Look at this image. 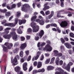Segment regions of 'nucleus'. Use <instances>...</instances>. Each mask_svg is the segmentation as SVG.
<instances>
[{
  "label": "nucleus",
  "mask_w": 74,
  "mask_h": 74,
  "mask_svg": "<svg viewBox=\"0 0 74 74\" xmlns=\"http://www.w3.org/2000/svg\"><path fill=\"white\" fill-rule=\"evenodd\" d=\"M35 40L36 41H38L39 40V37L38 36H35Z\"/></svg>",
  "instance_id": "nucleus-53"
},
{
  "label": "nucleus",
  "mask_w": 74,
  "mask_h": 74,
  "mask_svg": "<svg viewBox=\"0 0 74 74\" xmlns=\"http://www.w3.org/2000/svg\"><path fill=\"white\" fill-rule=\"evenodd\" d=\"M27 7L30 8V6L29 4H25L23 5V7L21 8V10L23 11L26 12L27 11Z\"/></svg>",
  "instance_id": "nucleus-3"
},
{
  "label": "nucleus",
  "mask_w": 74,
  "mask_h": 74,
  "mask_svg": "<svg viewBox=\"0 0 74 74\" xmlns=\"http://www.w3.org/2000/svg\"><path fill=\"white\" fill-rule=\"evenodd\" d=\"M52 47L50 45H47L45 47V48L43 49V50L45 51L47 50V51H49V52H51L52 50Z\"/></svg>",
  "instance_id": "nucleus-5"
},
{
  "label": "nucleus",
  "mask_w": 74,
  "mask_h": 74,
  "mask_svg": "<svg viewBox=\"0 0 74 74\" xmlns=\"http://www.w3.org/2000/svg\"><path fill=\"white\" fill-rule=\"evenodd\" d=\"M26 39L27 40H29L30 38V36L29 35H27L26 36Z\"/></svg>",
  "instance_id": "nucleus-47"
},
{
  "label": "nucleus",
  "mask_w": 74,
  "mask_h": 74,
  "mask_svg": "<svg viewBox=\"0 0 74 74\" xmlns=\"http://www.w3.org/2000/svg\"><path fill=\"white\" fill-rule=\"evenodd\" d=\"M63 61L62 60H60L59 62V63L60 65H62V64H63Z\"/></svg>",
  "instance_id": "nucleus-56"
},
{
  "label": "nucleus",
  "mask_w": 74,
  "mask_h": 74,
  "mask_svg": "<svg viewBox=\"0 0 74 74\" xmlns=\"http://www.w3.org/2000/svg\"><path fill=\"white\" fill-rule=\"evenodd\" d=\"M11 7L12 9H13V8H14L16 7V4H14L12 5L11 6Z\"/></svg>",
  "instance_id": "nucleus-39"
},
{
  "label": "nucleus",
  "mask_w": 74,
  "mask_h": 74,
  "mask_svg": "<svg viewBox=\"0 0 74 74\" xmlns=\"http://www.w3.org/2000/svg\"><path fill=\"white\" fill-rule=\"evenodd\" d=\"M10 29H11V28L8 27V28H5V30H6V31L7 30V31H8V30H10Z\"/></svg>",
  "instance_id": "nucleus-62"
},
{
  "label": "nucleus",
  "mask_w": 74,
  "mask_h": 74,
  "mask_svg": "<svg viewBox=\"0 0 74 74\" xmlns=\"http://www.w3.org/2000/svg\"><path fill=\"white\" fill-rule=\"evenodd\" d=\"M24 61H25V60H24V59H23V58H21V59L20 62L21 63L24 62Z\"/></svg>",
  "instance_id": "nucleus-57"
},
{
  "label": "nucleus",
  "mask_w": 74,
  "mask_h": 74,
  "mask_svg": "<svg viewBox=\"0 0 74 74\" xmlns=\"http://www.w3.org/2000/svg\"><path fill=\"white\" fill-rule=\"evenodd\" d=\"M33 65L34 66H36L37 65V62L35 61L33 63Z\"/></svg>",
  "instance_id": "nucleus-50"
},
{
  "label": "nucleus",
  "mask_w": 74,
  "mask_h": 74,
  "mask_svg": "<svg viewBox=\"0 0 74 74\" xmlns=\"http://www.w3.org/2000/svg\"><path fill=\"white\" fill-rule=\"evenodd\" d=\"M3 37L5 39H9L11 38V35L10 34H9L7 36L5 35L3 36Z\"/></svg>",
  "instance_id": "nucleus-16"
},
{
  "label": "nucleus",
  "mask_w": 74,
  "mask_h": 74,
  "mask_svg": "<svg viewBox=\"0 0 74 74\" xmlns=\"http://www.w3.org/2000/svg\"><path fill=\"white\" fill-rule=\"evenodd\" d=\"M11 34L13 36L12 38L14 41H16L17 40V35L16 34V33L15 32L13 33H11Z\"/></svg>",
  "instance_id": "nucleus-8"
},
{
  "label": "nucleus",
  "mask_w": 74,
  "mask_h": 74,
  "mask_svg": "<svg viewBox=\"0 0 74 74\" xmlns=\"http://www.w3.org/2000/svg\"><path fill=\"white\" fill-rule=\"evenodd\" d=\"M27 44L26 43H23L21 44L20 46V48L21 49H25V48L26 47Z\"/></svg>",
  "instance_id": "nucleus-9"
},
{
  "label": "nucleus",
  "mask_w": 74,
  "mask_h": 74,
  "mask_svg": "<svg viewBox=\"0 0 74 74\" xmlns=\"http://www.w3.org/2000/svg\"><path fill=\"white\" fill-rule=\"evenodd\" d=\"M45 14L46 15H48L50 14V11L49 10L45 12Z\"/></svg>",
  "instance_id": "nucleus-42"
},
{
  "label": "nucleus",
  "mask_w": 74,
  "mask_h": 74,
  "mask_svg": "<svg viewBox=\"0 0 74 74\" xmlns=\"http://www.w3.org/2000/svg\"><path fill=\"white\" fill-rule=\"evenodd\" d=\"M62 53H58L56 56H58V57H60V56H62Z\"/></svg>",
  "instance_id": "nucleus-40"
},
{
  "label": "nucleus",
  "mask_w": 74,
  "mask_h": 74,
  "mask_svg": "<svg viewBox=\"0 0 74 74\" xmlns=\"http://www.w3.org/2000/svg\"><path fill=\"white\" fill-rule=\"evenodd\" d=\"M10 15H11V13L10 12H6V13L5 14V16L6 18H8V16H10Z\"/></svg>",
  "instance_id": "nucleus-22"
},
{
  "label": "nucleus",
  "mask_w": 74,
  "mask_h": 74,
  "mask_svg": "<svg viewBox=\"0 0 74 74\" xmlns=\"http://www.w3.org/2000/svg\"><path fill=\"white\" fill-rule=\"evenodd\" d=\"M0 11L1 12H6L7 11V10L5 9H4L3 10H0Z\"/></svg>",
  "instance_id": "nucleus-44"
},
{
  "label": "nucleus",
  "mask_w": 74,
  "mask_h": 74,
  "mask_svg": "<svg viewBox=\"0 0 74 74\" xmlns=\"http://www.w3.org/2000/svg\"><path fill=\"white\" fill-rule=\"evenodd\" d=\"M40 13L41 14H42L43 16H44L45 15V14L44 13V12L43 11H41L40 12Z\"/></svg>",
  "instance_id": "nucleus-55"
},
{
  "label": "nucleus",
  "mask_w": 74,
  "mask_h": 74,
  "mask_svg": "<svg viewBox=\"0 0 74 74\" xmlns=\"http://www.w3.org/2000/svg\"><path fill=\"white\" fill-rule=\"evenodd\" d=\"M39 58V56L37 55L36 56H34L32 58V61H34V60H36L38 59V58Z\"/></svg>",
  "instance_id": "nucleus-18"
},
{
  "label": "nucleus",
  "mask_w": 74,
  "mask_h": 74,
  "mask_svg": "<svg viewBox=\"0 0 74 74\" xmlns=\"http://www.w3.org/2000/svg\"><path fill=\"white\" fill-rule=\"evenodd\" d=\"M60 25L62 27H64L67 26V23L66 21L62 22L60 24Z\"/></svg>",
  "instance_id": "nucleus-7"
},
{
  "label": "nucleus",
  "mask_w": 74,
  "mask_h": 74,
  "mask_svg": "<svg viewBox=\"0 0 74 74\" xmlns=\"http://www.w3.org/2000/svg\"><path fill=\"white\" fill-rule=\"evenodd\" d=\"M36 22L38 23H39V25H44L45 23V21L43 20H40L39 19H37Z\"/></svg>",
  "instance_id": "nucleus-6"
},
{
  "label": "nucleus",
  "mask_w": 74,
  "mask_h": 74,
  "mask_svg": "<svg viewBox=\"0 0 74 74\" xmlns=\"http://www.w3.org/2000/svg\"><path fill=\"white\" fill-rule=\"evenodd\" d=\"M17 33H18V34H22L23 32L22 30H21V29H18L17 30Z\"/></svg>",
  "instance_id": "nucleus-26"
},
{
  "label": "nucleus",
  "mask_w": 74,
  "mask_h": 74,
  "mask_svg": "<svg viewBox=\"0 0 74 74\" xmlns=\"http://www.w3.org/2000/svg\"><path fill=\"white\" fill-rule=\"evenodd\" d=\"M26 20H23L22 21V20H19L18 23L19 25H21L22 24V23H26Z\"/></svg>",
  "instance_id": "nucleus-14"
},
{
  "label": "nucleus",
  "mask_w": 74,
  "mask_h": 74,
  "mask_svg": "<svg viewBox=\"0 0 74 74\" xmlns=\"http://www.w3.org/2000/svg\"><path fill=\"white\" fill-rule=\"evenodd\" d=\"M60 50L61 52H63V51H64V46L62 45L60 46Z\"/></svg>",
  "instance_id": "nucleus-25"
},
{
  "label": "nucleus",
  "mask_w": 74,
  "mask_h": 74,
  "mask_svg": "<svg viewBox=\"0 0 74 74\" xmlns=\"http://www.w3.org/2000/svg\"><path fill=\"white\" fill-rule=\"evenodd\" d=\"M37 47L38 48H40V47H41V44L40 43V42H38L37 44Z\"/></svg>",
  "instance_id": "nucleus-48"
},
{
  "label": "nucleus",
  "mask_w": 74,
  "mask_h": 74,
  "mask_svg": "<svg viewBox=\"0 0 74 74\" xmlns=\"http://www.w3.org/2000/svg\"><path fill=\"white\" fill-rule=\"evenodd\" d=\"M16 17L17 18H19V16H20V15H21V12H17L16 13Z\"/></svg>",
  "instance_id": "nucleus-29"
},
{
  "label": "nucleus",
  "mask_w": 74,
  "mask_h": 74,
  "mask_svg": "<svg viewBox=\"0 0 74 74\" xmlns=\"http://www.w3.org/2000/svg\"><path fill=\"white\" fill-rule=\"evenodd\" d=\"M9 45L10 46H10H8V49H11V47L13 46V44H12V43H10Z\"/></svg>",
  "instance_id": "nucleus-34"
},
{
  "label": "nucleus",
  "mask_w": 74,
  "mask_h": 74,
  "mask_svg": "<svg viewBox=\"0 0 74 74\" xmlns=\"http://www.w3.org/2000/svg\"><path fill=\"white\" fill-rule=\"evenodd\" d=\"M5 32L3 33V34H7L9 33L10 31H9L5 30Z\"/></svg>",
  "instance_id": "nucleus-32"
},
{
  "label": "nucleus",
  "mask_w": 74,
  "mask_h": 74,
  "mask_svg": "<svg viewBox=\"0 0 74 74\" xmlns=\"http://www.w3.org/2000/svg\"><path fill=\"white\" fill-rule=\"evenodd\" d=\"M37 24L35 23L32 22L31 23V26L32 28L33 32L36 33L39 30V26L36 25Z\"/></svg>",
  "instance_id": "nucleus-1"
},
{
  "label": "nucleus",
  "mask_w": 74,
  "mask_h": 74,
  "mask_svg": "<svg viewBox=\"0 0 74 74\" xmlns=\"http://www.w3.org/2000/svg\"><path fill=\"white\" fill-rule=\"evenodd\" d=\"M59 58L57 57L55 60V63L57 65H59Z\"/></svg>",
  "instance_id": "nucleus-17"
},
{
  "label": "nucleus",
  "mask_w": 74,
  "mask_h": 74,
  "mask_svg": "<svg viewBox=\"0 0 74 74\" xmlns=\"http://www.w3.org/2000/svg\"><path fill=\"white\" fill-rule=\"evenodd\" d=\"M41 53V51H38L37 53V55L40 56V55Z\"/></svg>",
  "instance_id": "nucleus-51"
},
{
  "label": "nucleus",
  "mask_w": 74,
  "mask_h": 74,
  "mask_svg": "<svg viewBox=\"0 0 74 74\" xmlns=\"http://www.w3.org/2000/svg\"><path fill=\"white\" fill-rule=\"evenodd\" d=\"M53 16L52 15H51V14L49 15L48 16V19H50L51 18V17H52Z\"/></svg>",
  "instance_id": "nucleus-60"
},
{
  "label": "nucleus",
  "mask_w": 74,
  "mask_h": 74,
  "mask_svg": "<svg viewBox=\"0 0 74 74\" xmlns=\"http://www.w3.org/2000/svg\"><path fill=\"white\" fill-rule=\"evenodd\" d=\"M37 16L36 15H34L32 16L31 18V21L32 22H34L36 21Z\"/></svg>",
  "instance_id": "nucleus-12"
},
{
  "label": "nucleus",
  "mask_w": 74,
  "mask_h": 74,
  "mask_svg": "<svg viewBox=\"0 0 74 74\" xmlns=\"http://www.w3.org/2000/svg\"><path fill=\"white\" fill-rule=\"evenodd\" d=\"M39 73V70H34L33 71V74H36V73Z\"/></svg>",
  "instance_id": "nucleus-33"
},
{
  "label": "nucleus",
  "mask_w": 74,
  "mask_h": 74,
  "mask_svg": "<svg viewBox=\"0 0 74 74\" xmlns=\"http://www.w3.org/2000/svg\"><path fill=\"white\" fill-rule=\"evenodd\" d=\"M61 41V42L62 44H64V42H65V40H64V39L63 38H61L60 39Z\"/></svg>",
  "instance_id": "nucleus-36"
},
{
  "label": "nucleus",
  "mask_w": 74,
  "mask_h": 74,
  "mask_svg": "<svg viewBox=\"0 0 74 74\" xmlns=\"http://www.w3.org/2000/svg\"><path fill=\"white\" fill-rule=\"evenodd\" d=\"M73 64V62H70L68 64V66H69L70 67V66H72Z\"/></svg>",
  "instance_id": "nucleus-43"
},
{
  "label": "nucleus",
  "mask_w": 74,
  "mask_h": 74,
  "mask_svg": "<svg viewBox=\"0 0 74 74\" xmlns=\"http://www.w3.org/2000/svg\"><path fill=\"white\" fill-rule=\"evenodd\" d=\"M19 50V48H17L14 49L13 50V52L14 53H16V52H18V51Z\"/></svg>",
  "instance_id": "nucleus-28"
},
{
  "label": "nucleus",
  "mask_w": 74,
  "mask_h": 74,
  "mask_svg": "<svg viewBox=\"0 0 74 74\" xmlns=\"http://www.w3.org/2000/svg\"><path fill=\"white\" fill-rule=\"evenodd\" d=\"M53 52L54 53V55L55 56H56L59 53V51H58V50H55L53 51Z\"/></svg>",
  "instance_id": "nucleus-20"
},
{
  "label": "nucleus",
  "mask_w": 74,
  "mask_h": 74,
  "mask_svg": "<svg viewBox=\"0 0 74 74\" xmlns=\"http://www.w3.org/2000/svg\"><path fill=\"white\" fill-rule=\"evenodd\" d=\"M66 62H64L63 64V66H62V67L64 69H66L68 71L70 72V66H68L67 65L66 66Z\"/></svg>",
  "instance_id": "nucleus-4"
},
{
  "label": "nucleus",
  "mask_w": 74,
  "mask_h": 74,
  "mask_svg": "<svg viewBox=\"0 0 74 74\" xmlns=\"http://www.w3.org/2000/svg\"><path fill=\"white\" fill-rule=\"evenodd\" d=\"M14 23H6L5 24V26H15L17 24L18 22V19L17 18H15L14 19Z\"/></svg>",
  "instance_id": "nucleus-2"
},
{
  "label": "nucleus",
  "mask_w": 74,
  "mask_h": 74,
  "mask_svg": "<svg viewBox=\"0 0 74 74\" xmlns=\"http://www.w3.org/2000/svg\"><path fill=\"white\" fill-rule=\"evenodd\" d=\"M20 56L21 58H23V51H21L20 52Z\"/></svg>",
  "instance_id": "nucleus-21"
},
{
  "label": "nucleus",
  "mask_w": 74,
  "mask_h": 74,
  "mask_svg": "<svg viewBox=\"0 0 74 74\" xmlns=\"http://www.w3.org/2000/svg\"><path fill=\"white\" fill-rule=\"evenodd\" d=\"M23 69L24 71H26L27 70V68L26 66H23Z\"/></svg>",
  "instance_id": "nucleus-52"
},
{
  "label": "nucleus",
  "mask_w": 74,
  "mask_h": 74,
  "mask_svg": "<svg viewBox=\"0 0 74 74\" xmlns=\"http://www.w3.org/2000/svg\"><path fill=\"white\" fill-rule=\"evenodd\" d=\"M32 69H33V66H31L29 69V71H31L32 70Z\"/></svg>",
  "instance_id": "nucleus-61"
},
{
  "label": "nucleus",
  "mask_w": 74,
  "mask_h": 74,
  "mask_svg": "<svg viewBox=\"0 0 74 74\" xmlns=\"http://www.w3.org/2000/svg\"><path fill=\"white\" fill-rule=\"evenodd\" d=\"M49 62H50V58L47 59L46 60L45 63V64H48L49 63Z\"/></svg>",
  "instance_id": "nucleus-31"
},
{
  "label": "nucleus",
  "mask_w": 74,
  "mask_h": 74,
  "mask_svg": "<svg viewBox=\"0 0 74 74\" xmlns=\"http://www.w3.org/2000/svg\"><path fill=\"white\" fill-rule=\"evenodd\" d=\"M25 53L26 55L28 56L29 54V51L26 50L25 51Z\"/></svg>",
  "instance_id": "nucleus-37"
},
{
  "label": "nucleus",
  "mask_w": 74,
  "mask_h": 74,
  "mask_svg": "<svg viewBox=\"0 0 74 74\" xmlns=\"http://www.w3.org/2000/svg\"><path fill=\"white\" fill-rule=\"evenodd\" d=\"M56 29H57L58 33H60V32H61V31H60V29H59V28L57 27H56Z\"/></svg>",
  "instance_id": "nucleus-58"
},
{
  "label": "nucleus",
  "mask_w": 74,
  "mask_h": 74,
  "mask_svg": "<svg viewBox=\"0 0 74 74\" xmlns=\"http://www.w3.org/2000/svg\"><path fill=\"white\" fill-rule=\"evenodd\" d=\"M54 67L52 66H49L47 67V69L48 70H52L53 69Z\"/></svg>",
  "instance_id": "nucleus-19"
},
{
  "label": "nucleus",
  "mask_w": 74,
  "mask_h": 74,
  "mask_svg": "<svg viewBox=\"0 0 74 74\" xmlns=\"http://www.w3.org/2000/svg\"><path fill=\"white\" fill-rule=\"evenodd\" d=\"M27 65V62L24 63L23 65V67H26V66Z\"/></svg>",
  "instance_id": "nucleus-46"
},
{
  "label": "nucleus",
  "mask_w": 74,
  "mask_h": 74,
  "mask_svg": "<svg viewBox=\"0 0 74 74\" xmlns=\"http://www.w3.org/2000/svg\"><path fill=\"white\" fill-rule=\"evenodd\" d=\"M44 59V56L43 55H42L40 57V60H43Z\"/></svg>",
  "instance_id": "nucleus-45"
},
{
  "label": "nucleus",
  "mask_w": 74,
  "mask_h": 74,
  "mask_svg": "<svg viewBox=\"0 0 74 74\" xmlns=\"http://www.w3.org/2000/svg\"><path fill=\"white\" fill-rule=\"evenodd\" d=\"M31 56H28V58L27 59V61L29 62V61H30L31 59Z\"/></svg>",
  "instance_id": "nucleus-54"
},
{
  "label": "nucleus",
  "mask_w": 74,
  "mask_h": 74,
  "mask_svg": "<svg viewBox=\"0 0 74 74\" xmlns=\"http://www.w3.org/2000/svg\"><path fill=\"white\" fill-rule=\"evenodd\" d=\"M14 58H16V59L18 60V59H19V56L18 55H17Z\"/></svg>",
  "instance_id": "nucleus-59"
},
{
  "label": "nucleus",
  "mask_w": 74,
  "mask_h": 74,
  "mask_svg": "<svg viewBox=\"0 0 74 74\" xmlns=\"http://www.w3.org/2000/svg\"><path fill=\"white\" fill-rule=\"evenodd\" d=\"M27 32L28 33H30L32 32V29L29 28L27 29Z\"/></svg>",
  "instance_id": "nucleus-23"
},
{
  "label": "nucleus",
  "mask_w": 74,
  "mask_h": 74,
  "mask_svg": "<svg viewBox=\"0 0 74 74\" xmlns=\"http://www.w3.org/2000/svg\"><path fill=\"white\" fill-rule=\"evenodd\" d=\"M17 59L16 58H15L13 59V66H15L17 64H18V60H17Z\"/></svg>",
  "instance_id": "nucleus-11"
},
{
  "label": "nucleus",
  "mask_w": 74,
  "mask_h": 74,
  "mask_svg": "<svg viewBox=\"0 0 74 74\" xmlns=\"http://www.w3.org/2000/svg\"><path fill=\"white\" fill-rule=\"evenodd\" d=\"M3 50L4 51H5V52H6V51H7V47H6L3 46Z\"/></svg>",
  "instance_id": "nucleus-49"
},
{
  "label": "nucleus",
  "mask_w": 74,
  "mask_h": 74,
  "mask_svg": "<svg viewBox=\"0 0 74 74\" xmlns=\"http://www.w3.org/2000/svg\"><path fill=\"white\" fill-rule=\"evenodd\" d=\"M70 36L72 37V38H74V34L73 33H71L70 34Z\"/></svg>",
  "instance_id": "nucleus-38"
},
{
  "label": "nucleus",
  "mask_w": 74,
  "mask_h": 74,
  "mask_svg": "<svg viewBox=\"0 0 74 74\" xmlns=\"http://www.w3.org/2000/svg\"><path fill=\"white\" fill-rule=\"evenodd\" d=\"M44 31L43 30H41L39 34V36H40V38H41V37H42V36L44 35Z\"/></svg>",
  "instance_id": "nucleus-13"
},
{
  "label": "nucleus",
  "mask_w": 74,
  "mask_h": 74,
  "mask_svg": "<svg viewBox=\"0 0 74 74\" xmlns=\"http://www.w3.org/2000/svg\"><path fill=\"white\" fill-rule=\"evenodd\" d=\"M20 38L21 41H24L25 40V38L23 36H21L20 37Z\"/></svg>",
  "instance_id": "nucleus-41"
},
{
  "label": "nucleus",
  "mask_w": 74,
  "mask_h": 74,
  "mask_svg": "<svg viewBox=\"0 0 74 74\" xmlns=\"http://www.w3.org/2000/svg\"><path fill=\"white\" fill-rule=\"evenodd\" d=\"M51 26H54V27H56L57 25L55 23H52L50 24Z\"/></svg>",
  "instance_id": "nucleus-35"
},
{
  "label": "nucleus",
  "mask_w": 74,
  "mask_h": 74,
  "mask_svg": "<svg viewBox=\"0 0 74 74\" xmlns=\"http://www.w3.org/2000/svg\"><path fill=\"white\" fill-rule=\"evenodd\" d=\"M64 45H65L66 47L68 49H70L71 48V45L68 43H65L64 44Z\"/></svg>",
  "instance_id": "nucleus-10"
},
{
  "label": "nucleus",
  "mask_w": 74,
  "mask_h": 74,
  "mask_svg": "<svg viewBox=\"0 0 74 74\" xmlns=\"http://www.w3.org/2000/svg\"><path fill=\"white\" fill-rule=\"evenodd\" d=\"M55 57H53L52 58H51V61L50 63V64H52V63H53L54 61H55Z\"/></svg>",
  "instance_id": "nucleus-24"
},
{
  "label": "nucleus",
  "mask_w": 74,
  "mask_h": 74,
  "mask_svg": "<svg viewBox=\"0 0 74 74\" xmlns=\"http://www.w3.org/2000/svg\"><path fill=\"white\" fill-rule=\"evenodd\" d=\"M60 12H59L57 14V17L58 18H60L61 17V18H64V16H60Z\"/></svg>",
  "instance_id": "nucleus-30"
},
{
  "label": "nucleus",
  "mask_w": 74,
  "mask_h": 74,
  "mask_svg": "<svg viewBox=\"0 0 74 74\" xmlns=\"http://www.w3.org/2000/svg\"><path fill=\"white\" fill-rule=\"evenodd\" d=\"M71 29L72 31H74V26H72L71 27Z\"/></svg>",
  "instance_id": "nucleus-64"
},
{
  "label": "nucleus",
  "mask_w": 74,
  "mask_h": 74,
  "mask_svg": "<svg viewBox=\"0 0 74 74\" xmlns=\"http://www.w3.org/2000/svg\"><path fill=\"white\" fill-rule=\"evenodd\" d=\"M45 71V69L43 68L39 69V73H44Z\"/></svg>",
  "instance_id": "nucleus-27"
},
{
  "label": "nucleus",
  "mask_w": 74,
  "mask_h": 74,
  "mask_svg": "<svg viewBox=\"0 0 74 74\" xmlns=\"http://www.w3.org/2000/svg\"><path fill=\"white\" fill-rule=\"evenodd\" d=\"M20 70H21V67L18 66H17L14 68V70L16 72H18Z\"/></svg>",
  "instance_id": "nucleus-15"
},
{
  "label": "nucleus",
  "mask_w": 74,
  "mask_h": 74,
  "mask_svg": "<svg viewBox=\"0 0 74 74\" xmlns=\"http://www.w3.org/2000/svg\"><path fill=\"white\" fill-rule=\"evenodd\" d=\"M17 72V74H23V72L22 71H18Z\"/></svg>",
  "instance_id": "nucleus-63"
}]
</instances>
